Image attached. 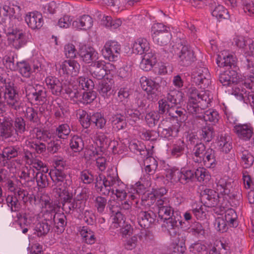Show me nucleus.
<instances>
[{
    "mask_svg": "<svg viewBox=\"0 0 254 254\" xmlns=\"http://www.w3.org/2000/svg\"><path fill=\"white\" fill-rule=\"evenodd\" d=\"M212 99L209 90L198 92L194 87H191L189 89L187 110L191 114L201 113L203 110L208 107Z\"/></svg>",
    "mask_w": 254,
    "mask_h": 254,
    "instance_id": "f257e3e1",
    "label": "nucleus"
},
{
    "mask_svg": "<svg viewBox=\"0 0 254 254\" xmlns=\"http://www.w3.org/2000/svg\"><path fill=\"white\" fill-rule=\"evenodd\" d=\"M5 104L11 109L18 111L22 108L23 103L15 87L9 83L0 87V113L5 111Z\"/></svg>",
    "mask_w": 254,
    "mask_h": 254,
    "instance_id": "f03ea898",
    "label": "nucleus"
},
{
    "mask_svg": "<svg viewBox=\"0 0 254 254\" xmlns=\"http://www.w3.org/2000/svg\"><path fill=\"white\" fill-rule=\"evenodd\" d=\"M122 182L119 180L116 173L108 172L107 176L99 174L96 178L95 187L99 189L100 191L104 195L114 194V190L116 189Z\"/></svg>",
    "mask_w": 254,
    "mask_h": 254,
    "instance_id": "7ed1b4c3",
    "label": "nucleus"
},
{
    "mask_svg": "<svg viewBox=\"0 0 254 254\" xmlns=\"http://www.w3.org/2000/svg\"><path fill=\"white\" fill-rule=\"evenodd\" d=\"M6 35L8 44L15 50L23 47L28 42V37L25 32L17 28L8 29Z\"/></svg>",
    "mask_w": 254,
    "mask_h": 254,
    "instance_id": "20e7f679",
    "label": "nucleus"
},
{
    "mask_svg": "<svg viewBox=\"0 0 254 254\" xmlns=\"http://www.w3.org/2000/svg\"><path fill=\"white\" fill-rule=\"evenodd\" d=\"M25 90L26 97L32 103L37 104L44 102L46 93L43 87L38 85L34 87L28 84L25 86Z\"/></svg>",
    "mask_w": 254,
    "mask_h": 254,
    "instance_id": "39448f33",
    "label": "nucleus"
},
{
    "mask_svg": "<svg viewBox=\"0 0 254 254\" xmlns=\"http://www.w3.org/2000/svg\"><path fill=\"white\" fill-rule=\"evenodd\" d=\"M121 45L115 41L107 42L102 50V54L105 59L109 61H116L120 55Z\"/></svg>",
    "mask_w": 254,
    "mask_h": 254,
    "instance_id": "423d86ee",
    "label": "nucleus"
},
{
    "mask_svg": "<svg viewBox=\"0 0 254 254\" xmlns=\"http://www.w3.org/2000/svg\"><path fill=\"white\" fill-rule=\"evenodd\" d=\"M192 78L193 82L203 89L207 87L211 83L209 70L204 67H199L196 69L192 74Z\"/></svg>",
    "mask_w": 254,
    "mask_h": 254,
    "instance_id": "0eeeda50",
    "label": "nucleus"
},
{
    "mask_svg": "<svg viewBox=\"0 0 254 254\" xmlns=\"http://www.w3.org/2000/svg\"><path fill=\"white\" fill-rule=\"evenodd\" d=\"M233 130L239 139L246 141L250 140L254 136V128L250 123L236 124Z\"/></svg>",
    "mask_w": 254,
    "mask_h": 254,
    "instance_id": "6e6552de",
    "label": "nucleus"
},
{
    "mask_svg": "<svg viewBox=\"0 0 254 254\" xmlns=\"http://www.w3.org/2000/svg\"><path fill=\"white\" fill-rule=\"evenodd\" d=\"M158 132L162 137L171 140L177 136L178 129L167 120H163L158 126Z\"/></svg>",
    "mask_w": 254,
    "mask_h": 254,
    "instance_id": "1a4fd4ad",
    "label": "nucleus"
},
{
    "mask_svg": "<svg viewBox=\"0 0 254 254\" xmlns=\"http://www.w3.org/2000/svg\"><path fill=\"white\" fill-rule=\"evenodd\" d=\"M80 69L79 64L75 60H67L60 64L59 72L61 73L71 76H76Z\"/></svg>",
    "mask_w": 254,
    "mask_h": 254,
    "instance_id": "9d476101",
    "label": "nucleus"
},
{
    "mask_svg": "<svg viewBox=\"0 0 254 254\" xmlns=\"http://www.w3.org/2000/svg\"><path fill=\"white\" fill-rule=\"evenodd\" d=\"M141 87L146 91L148 95L152 98L156 97L157 95L160 85L158 83L146 76H142L140 79Z\"/></svg>",
    "mask_w": 254,
    "mask_h": 254,
    "instance_id": "9b49d317",
    "label": "nucleus"
},
{
    "mask_svg": "<svg viewBox=\"0 0 254 254\" xmlns=\"http://www.w3.org/2000/svg\"><path fill=\"white\" fill-rule=\"evenodd\" d=\"M56 187L53 190V193L55 196L63 201V207H64L66 203L72 198V194H70L65 186L64 183L56 184Z\"/></svg>",
    "mask_w": 254,
    "mask_h": 254,
    "instance_id": "f8f14e48",
    "label": "nucleus"
},
{
    "mask_svg": "<svg viewBox=\"0 0 254 254\" xmlns=\"http://www.w3.org/2000/svg\"><path fill=\"white\" fill-rule=\"evenodd\" d=\"M219 81L223 86H229L240 81V76L234 70H227L221 73L219 76Z\"/></svg>",
    "mask_w": 254,
    "mask_h": 254,
    "instance_id": "ddd939ff",
    "label": "nucleus"
},
{
    "mask_svg": "<svg viewBox=\"0 0 254 254\" xmlns=\"http://www.w3.org/2000/svg\"><path fill=\"white\" fill-rule=\"evenodd\" d=\"M79 55L82 61L86 64H91L98 58V54L92 47L82 45L79 50Z\"/></svg>",
    "mask_w": 254,
    "mask_h": 254,
    "instance_id": "4468645a",
    "label": "nucleus"
},
{
    "mask_svg": "<svg viewBox=\"0 0 254 254\" xmlns=\"http://www.w3.org/2000/svg\"><path fill=\"white\" fill-rule=\"evenodd\" d=\"M181 51L178 53L179 62L183 66H188L194 61L193 51L187 45H180Z\"/></svg>",
    "mask_w": 254,
    "mask_h": 254,
    "instance_id": "2eb2a0df",
    "label": "nucleus"
},
{
    "mask_svg": "<svg viewBox=\"0 0 254 254\" xmlns=\"http://www.w3.org/2000/svg\"><path fill=\"white\" fill-rule=\"evenodd\" d=\"M25 21L32 29L40 28L43 24L42 14L37 11L29 12L26 14Z\"/></svg>",
    "mask_w": 254,
    "mask_h": 254,
    "instance_id": "dca6fc26",
    "label": "nucleus"
},
{
    "mask_svg": "<svg viewBox=\"0 0 254 254\" xmlns=\"http://www.w3.org/2000/svg\"><path fill=\"white\" fill-rule=\"evenodd\" d=\"M236 62V57L226 51H222L217 58V64L220 67L234 65Z\"/></svg>",
    "mask_w": 254,
    "mask_h": 254,
    "instance_id": "f3484780",
    "label": "nucleus"
},
{
    "mask_svg": "<svg viewBox=\"0 0 254 254\" xmlns=\"http://www.w3.org/2000/svg\"><path fill=\"white\" fill-rule=\"evenodd\" d=\"M232 94L235 95L240 100H243L246 103H249L254 109V93L244 91L239 88H233Z\"/></svg>",
    "mask_w": 254,
    "mask_h": 254,
    "instance_id": "a211bd4d",
    "label": "nucleus"
},
{
    "mask_svg": "<svg viewBox=\"0 0 254 254\" xmlns=\"http://www.w3.org/2000/svg\"><path fill=\"white\" fill-rule=\"evenodd\" d=\"M156 215L151 210L141 211L139 214L138 223L144 228H148L155 221Z\"/></svg>",
    "mask_w": 254,
    "mask_h": 254,
    "instance_id": "6ab92c4d",
    "label": "nucleus"
},
{
    "mask_svg": "<svg viewBox=\"0 0 254 254\" xmlns=\"http://www.w3.org/2000/svg\"><path fill=\"white\" fill-rule=\"evenodd\" d=\"M48 88L50 90L53 95H60L63 88V85L60 81L54 76H48L45 79Z\"/></svg>",
    "mask_w": 254,
    "mask_h": 254,
    "instance_id": "aec40b11",
    "label": "nucleus"
},
{
    "mask_svg": "<svg viewBox=\"0 0 254 254\" xmlns=\"http://www.w3.org/2000/svg\"><path fill=\"white\" fill-rule=\"evenodd\" d=\"M26 164L29 165V167L32 169H36L37 171L40 170L41 169L46 170V166L39 159L34 158L32 154L30 152H26L23 157Z\"/></svg>",
    "mask_w": 254,
    "mask_h": 254,
    "instance_id": "412c9836",
    "label": "nucleus"
},
{
    "mask_svg": "<svg viewBox=\"0 0 254 254\" xmlns=\"http://www.w3.org/2000/svg\"><path fill=\"white\" fill-rule=\"evenodd\" d=\"M215 191L219 195H229L231 191L232 185L227 179L220 178L216 181Z\"/></svg>",
    "mask_w": 254,
    "mask_h": 254,
    "instance_id": "4be33fe9",
    "label": "nucleus"
},
{
    "mask_svg": "<svg viewBox=\"0 0 254 254\" xmlns=\"http://www.w3.org/2000/svg\"><path fill=\"white\" fill-rule=\"evenodd\" d=\"M205 192L202 196L205 205L208 207L216 206L218 203L219 194L215 190H208L205 191Z\"/></svg>",
    "mask_w": 254,
    "mask_h": 254,
    "instance_id": "5701e85b",
    "label": "nucleus"
},
{
    "mask_svg": "<svg viewBox=\"0 0 254 254\" xmlns=\"http://www.w3.org/2000/svg\"><path fill=\"white\" fill-rule=\"evenodd\" d=\"M217 146L221 151L229 153L233 147L231 136L226 134H221L218 138Z\"/></svg>",
    "mask_w": 254,
    "mask_h": 254,
    "instance_id": "b1692460",
    "label": "nucleus"
},
{
    "mask_svg": "<svg viewBox=\"0 0 254 254\" xmlns=\"http://www.w3.org/2000/svg\"><path fill=\"white\" fill-rule=\"evenodd\" d=\"M132 50L133 53L141 55L150 50L149 43L145 38H138L134 42Z\"/></svg>",
    "mask_w": 254,
    "mask_h": 254,
    "instance_id": "393cba45",
    "label": "nucleus"
},
{
    "mask_svg": "<svg viewBox=\"0 0 254 254\" xmlns=\"http://www.w3.org/2000/svg\"><path fill=\"white\" fill-rule=\"evenodd\" d=\"M93 19L88 15H83L74 21L72 25L78 29L86 30L90 29L93 25Z\"/></svg>",
    "mask_w": 254,
    "mask_h": 254,
    "instance_id": "a878e982",
    "label": "nucleus"
},
{
    "mask_svg": "<svg viewBox=\"0 0 254 254\" xmlns=\"http://www.w3.org/2000/svg\"><path fill=\"white\" fill-rule=\"evenodd\" d=\"M168 115L181 123L185 122L188 118L186 111L184 109L173 105L171 106V108L169 110Z\"/></svg>",
    "mask_w": 254,
    "mask_h": 254,
    "instance_id": "bb28decb",
    "label": "nucleus"
},
{
    "mask_svg": "<svg viewBox=\"0 0 254 254\" xmlns=\"http://www.w3.org/2000/svg\"><path fill=\"white\" fill-rule=\"evenodd\" d=\"M104 61H98L93 63L91 69L92 75L98 79H102L106 75Z\"/></svg>",
    "mask_w": 254,
    "mask_h": 254,
    "instance_id": "cd10ccee",
    "label": "nucleus"
},
{
    "mask_svg": "<svg viewBox=\"0 0 254 254\" xmlns=\"http://www.w3.org/2000/svg\"><path fill=\"white\" fill-rule=\"evenodd\" d=\"M0 135L7 138L11 137L16 134L11 120L6 119L3 121L0 125Z\"/></svg>",
    "mask_w": 254,
    "mask_h": 254,
    "instance_id": "c85d7f7f",
    "label": "nucleus"
},
{
    "mask_svg": "<svg viewBox=\"0 0 254 254\" xmlns=\"http://www.w3.org/2000/svg\"><path fill=\"white\" fill-rule=\"evenodd\" d=\"M185 147L184 141L179 139L172 145L169 152L172 157L177 158L184 154Z\"/></svg>",
    "mask_w": 254,
    "mask_h": 254,
    "instance_id": "c756f323",
    "label": "nucleus"
},
{
    "mask_svg": "<svg viewBox=\"0 0 254 254\" xmlns=\"http://www.w3.org/2000/svg\"><path fill=\"white\" fill-rule=\"evenodd\" d=\"M184 97V94L181 91L173 89L169 90L166 98L171 104L177 105L183 101Z\"/></svg>",
    "mask_w": 254,
    "mask_h": 254,
    "instance_id": "7c9ffc66",
    "label": "nucleus"
},
{
    "mask_svg": "<svg viewBox=\"0 0 254 254\" xmlns=\"http://www.w3.org/2000/svg\"><path fill=\"white\" fill-rule=\"evenodd\" d=\"M201 162L207 168H213L216 164L215 151L211 148H208L203 156L201 158Z\"/></svg>",
    "mask_w": 254,
    "mask_h": 254,
    "instance_id": "2f4dec72",
    "label": "nucleus"
},
{
    "mask_svg": "<svg viewBox=\"0 0 254 254\" xmlns=\"http://www.w3.org/2000/svg\"><path fill=\"white\" fill-rule=\"evenodd\" d=\"M166 177L168 180L172 183L176 184L178 182L181 183V170L175 167H171L165 170Z\"/></svg>",
    "mask_w": 254,
    "mask_h": 254,
    "instance_id": "473e14b6",
    "label": "nucleus"
},
{
    "mask_svg": "<svg viewBox=\"0 0 254 254\" xmlns=\"http://www.w3.org/2000/svg\"><path fill=\"white\" fill-rule=\"evenodd\" d=\"M164 225L167 228L171 236H175L179 230L178 220L175 217H169L164 220Z\"/></svg>",
    "mask_w": 254,
    "mask_h": 254,
    "instance_id": "72a5a7b5",
    "label": "nucleus"
},
{
    "mask_svg": "<svg viewBox=\"0 0 254 254\" xmlns=\"http://www.w3.org/2000/svg\"><path fill=\"white\" fill-rule=\"evenodd\" d=\"M211 13L213 16L218 19H228L230 17L228 10L223 5L219 4H215L214 7L212 8Z\"/></svg>",
    "mask_w": 254,
    "mask_h": 254,
    "instance_id": "f704fd0d",
    "label": "nucleus"
},
{
    "mask_svg": "<svg viewBox=\"0 0 254 254\" xmlns=\"http://www.w3.org/2000/svg\"><path fill=\"white\" fill-rule=\"evenodd\" d=\"M48 171V169L46 168V170H43L42 172H37L35 175V180L38 187L41 189L45 188L48 186V176L47 174Z\"/></svg>",
    "mask_w": 254,
    "mask_h": 254,
    "instance_id": "c9c22d12",
    "label": "nucleus"
},
{
    "mask_svg": "<svg viewBox=\"0 0 254 254\" xmlns=\"http://www.w3.org/2000/svg\"><path fill=\"white\" fill-rule=\"evenodd\" d=\"M83 240L87 244L92 245L95 243L96 238L94 233L86 226L82 227L79 230Z\"/></svg>",
    "mask_w": 254,
    "mask_h": 254,
    "instance_id": "e433bc0d",
    "label": "nucleus"
},
{
    "mask_svg": "<svg viewBox=\"0 0 254 254\" xmlns=\"http://www.w3.org/2000/svg\"><path fill=\"white\" fill-rule=\"evenodd\" d=\"M35 171L32 167L26 166L22 169L19 177L27 183H33L35 181Z\"/></svg>",
    "mask_w": 254,
    "mask_h": 254,
    "instance_id": "4c0bfd02",
    "label": "nucleus"
},
{
    "mask_svg": "<svg viewBox=\"0 0 254 254\" xmlns=\"http://www.w3.org/2000/svg\"><path fill=\"white\" fill-rule=\"evenodd\" d=\"M205 146L201 143L196 144L193 149L192 159L195 163L201 162V158L206 152Z\"/></svg>",
    "mask_w": 254,
    "mask_h": 254,
    "instance_id": "58836bf2",
    "label": "nucleus"
},
{
    "mask_svg": "<svg viewBox=\"0 0 254 254\" xmlns=\"http://www.w3.org/2000/svg\"><path fill=\"white\" fill-rule=\"evenodd\" d=\"M40 202L42 208L45 209V211L49 212H52L55 211V204L48 195L42 194L40 198Z\"/></svg>",
    "mask_w": 254,
    "mask_h": 254,
    "instance_id": "ea45409f",
    "label": "nucleus"
},
{
    "mask_svg": "<svg viewBox=\"0 0 254 254\" xmlns=\"http://www.w3.org/2000/svg\"><path fill=\"white\" fill-rule=\"evenodd\" d=\"M241 163L245 168L251 167L254 162V157L248 150H244L240 154Z\"/></svg>",
    "mask_w": 254,
    "mask_h": 254,
    "instance_id": "a19ab883",
    "label": "nucleus"
},
{
    "mask_svg": "<svg viewBox=\"0 0 254 254\" xmlns=\"http://www.w3.org/2000/svg\"><path fill=\"white\" fill-rule=\"evenodd\" d=\"M55 227L60 232L63 231L66 225V217L64 213H55L53 217Z\"/></svg>",
    "mask_w": 254,
    "mask_h": 254,
    "instance_id": "79ce46f5",
    "label": "nucleus"
},
{
    "mask_svg": "<svg viewBox=\"0 0 254 254\" xmlns=\"http://www.w3.org/2000/svg\"><path fill=\"white\" fill-rule=\"evenodd\" d=\"M17 70L25 77H29L32 72V68L28 62L25 61L16 63Z\"/></svg>",
    "mask_w": 254,
    "mask_h": 254,
    "instance_id": "37998d69",
    "label": "nucleus"
},
{
    "mask_svg": "<svg viewBox=\"0 0 254 254\" xmlns=\"http://www.w3.org/2000/svg\"><path fill=\"white\" fill-rule=\"evenodd\" d=\"M122 23V22L120 19L113 20L110 16H104L101 20L102 25L112 29L118 28L121 25Z\"/></svg>",
    "mask_w": 254,
    "mask_h": 254,
    "instance_id": "c03bdc74",
    "label": "nucleus"
},
{
    "mask_svg": "<svg viewBox=\"0 0 254 254\" xmlns=\"http://www.w3.org/2000/svg\"><path fill=\"white\" fill-rule=\"evenodd\" d=\"M153 41L160 46L166 45L171 39L170 31L161 34L153 35Z\"/></svg>",
    "mask_w": 254,
    "mask_h": 254,
    "instance_id": "a18cd8bd",
    "label": "nucleus"
},
{
    "mask_svg": "<svg viewBox=\"0 0 254 254\" xmlns=\"http://www.w3.org/2000/svg\"><path fill=\"white\" fill-rule=\"evenodd\" d=\"M111 121L114 127L118 130L124 129L127 125L125 117L120 114L114 115L111 119Z\"/></svg>",
    "mask_w": 254,
    "mask_h": 254,
    "instance_id": "49530a36",
    "label": "nucleus"
},
{
    "mask_svg": "<svg viewBox=\"0 0 254 254\" xmlns=\"http://www.w3.org/2000/svg\"><path fill=\"white\" fill-rule=\"evenodd\" d=\"M160 116L158 112L151 111L146 114L145 116V121L150 127H155L160 119Z\"/></svg>",
    "mask_w": 254,
    "mask_h": 254,
    "instance_id": "de8ad7c7",
    "label": "nucleus"
},
{
    "mask_svg": "<svg viewBox=\"0 0 254 254\" xmlns=\"http://www.w3.org/2000/svg\"><path fill=\"white\" fill-rule=\"evenodd\" d=\"M69 145L74 152H80L84 148L83 141L82 138L78 135H74L71 138Z\"/></svg>",
    "mask_w": 254,
    "mask_h": 254,
    "instance_id": "09e8293b",
    "label": "nucleus"
},
{
    "mask_svg": "<svg viewBox=\"0 0 254 254\" xmlns=\"http://www.w3.org/2000/svg\"><path fill=\"white\" fill-rule=\"evenodd\" d=\"M49 175L53 181L56 184L64 183L65 178V174L63 170L55 169L50 171Z\"/></svg>",
    "mask_w": 254,
    "mask_h": 254,
    "instance_id": "8fccbe9b",
    "label": "nucleus"
},
{
    "mask_svg": "<svg viewBox=\"0 0 254 254\" xmlns=\"http://www.w3.org/2000/svg\"><path fill=\"white\" fill-rule=\"evenodd\" d=\"M111 84L105 81H102L98 85V91L102 96L109 98L111 94Z\"/></svg>",
    "mask_w": 254,
    "mask_h": 254,
    "instance_id": "3c124183",
    "label": "nucleus"
},
{
    "mask_svg": "<svg viewBox=\"0 0 254 254\" xmlns=\"http://www.w3.org/2000/svg\"><path fill=\"white\" fill-rule=\"evenodd\" d=\"M79 116V121L82 126L85 128H87L92 123L91 116H89L87 113L83 110H79L77 112Z\"/></svg>",
    "mask_w": 254,
    "mask_h": 254,
    "instance_id": "603ef678",
    "label": "nucleus"
},
{
    "mask_svg": "<svg viewBox=\"0 0 254 254\" xmlns=\"http://www.w3.org/2000/svg\"><path fill=\"white\" fill-rule=\"evenodd\" d=\"M51 229V225L47 221L39 222L35 227V230L38 236H43L47 234Z\"/></svg>",
    "mask_w": 254,
    "mask_h": 254,
    "instance_id": "864d4df0",
    "label": "nucleus"
},
{
    "mask_svg": "<svg viewBox=\"0 0 254 254\" xmlns=\"http://www.w3.org/2000/svg\"><path fill=\"white\" fill-rule=\"evenodd\" d=\"M129 149L135 153H139L142 156H145L148 154L145 146L140 142H130L129 145Z\"/></svg>",
    "mask_w": 254,
    "mask_h": 254,
    "instance_id": "5fc2aeb1",
    "label": "nucleus"
},
{
    "mask_svg": "<svg viewBox=\"0 0 254 254\" xmlns=\"http://www.w3.org/2000/svg\"><path fill=\"white\" fill-rule=\"evenodd\" d=\"M85 201L81 198V196L77 195L73 201L70 203H68L69 209L76 210L77 211H81L85 206Z\"/></svg>",
    "mask_w": 254,
    "mask_h": 254,
    "instance_id": "6e6d98bb",
    "label": "nucleus"
},
{
    "mask_svg": "<svg viewBox=\"0 0 254 254\" xmlns=\"http://www.w3.org/2000/svg\"><path fill=\"white\" fill-rule=\"evenodd\" d=\"M70 132L69 126L66 124H62L57 127L56 134L60 138L65 139Z\"/></svg>",
    "mask_w": 254,
    "mask_h": 254,
    "instance_id": "4d7b16f0",
    "label": "nucleus"
},
{
    "mask_svg": "<svg viewBox=\"0 0 254 254\" xmlns=\"http://www.w3.org/2000/svg\"><path fill=\"white\" fill-rule=\"evenodd\" d=\"M92 123L99 128H103L106 125V121L104 117L99 113H96L91 116L90 119Z\"/></svg>",
    "mask_w": 254,
    "mask_h": 254,
    "instance_id": "13d9d810",
    "label": "nucleus"
},
{
    "mask_svg": "<svg viewBox=\"0 0 254 254\" xmlns=\"http://www.w3.org/2000/svg\"><path fill=\"white\" fill-rule=\"evenodd\" d=\"M19 150V148L16 146L6 147L3 150V156L7 159H10L18 155Z\"/></svg>",
    "mask_w": 254,
    "mask_h": 254,
    "instance_id": "bf43d9fd",
    "label": "nucleus"
},
{
    "mask_svg": "<svg viewBox=\"0 0 254 254\" xmlns=\"http://www.w3.org/2000/svg\"><path fill=\"white\" fill-rule=\"evenodd\" d=\"M194 178H196L200 182L209 180L210 179L208 172L204 168H198L194 172Z\"/></svg>",
    "mask_w": 254,
    "mask_h": 254,
    "instance_id": "052dcab7",
    "label": "nucleus"
},
{
    "mask_svg": "<svg viewBox=\"0 0 254 254\" xmlns=\"http://www.w3.org/2000/svg\"><path fill=\"white\" fill-rule=\"evenodd\" d=\"M181 175V183L183 184L191 182L194 179V172L190 170L182 169Z\"/></svg>",
    "mask_w": 254,
    "mask_h": 254,
    "instance_id": "680f3d73",
    "label": "nucleus"
},
{
    "mask_svg": "<svg viewBox=\"0 0 254 254\" xmlns=\"http://www.w3.org/2000/svg\"><path fill=\"white\" fill-rule=\"evenodd\" d=\"M94 206L99 213H103L107 205V199L105 197L98 196L94 200Z\"/></svg>",
    "mask_w": 254,
    "mask_h": 254,
    "instance_id": "e2e57ef3",
    "label": "nucleus"
},
{
    "mask_svg": "<svg viewBox=\"0 0 254 254\" xmlns=\"http://www.w3.org/2000/svg\"><path fill=\"white\" fill-rule=\"evenodd\" d=\"M225 212V220L231 226H234V222H236L237 215L235 211L232 208H228Z\"/></svg>",
    "mask_w": 254,
    "mask_h": 254,
    "instance_id": "0e129e2a",
    "label": "nucleus"
},
{
    "mask_svg": "<svg viewBox=\"0 0 254 254\" xmlns=\"http://www.w3.org/2000/svg\"><path fill=\"white\" fill-rule=\"evenodd\" d=\"M229 195H219L218 199V203L216 205L217 208L220 209V213H223L224 211H225L229 207V202L228 201Z\"/></svg>",
    "mask_w": 254,
    "mask_h": 254,
    "instance_id": "69168bd1",
    "label": "nucleus"
},
{
    "mask_svg": "<svg viewBox=\"0 0 254 254\" xmlns=\"http://www.w3.org/2000/svg\"><path fill=\"white\" fill-rule=\"evenodd\" d=\"M203 119L205 121L215 123L218 121L219 116L217 111L213 109H209L204 112Z\"/></svg>",
    "mask_w": 254,
    "mask_h": 254,
    "instance_id": "338daca9",
    "label": "nucleus"
},
{
    "mask_svg": "<svg viewBox=\"0 0 254 254\" xmlns=\"http://www.w3.org/2000/svg\"><path fill=\"white\" fill-rule=\"evenodd\" d=\"M126 188L125 185L122 182L120 183V185L114 190V194L118 199L123 200L126 198L127 196V192L125 190Z\"/></svg>",
    "mask_w": 254,
    "mask_h": 254,
    "instance_id": "774afa93",
    "label": "nucleus"
}]
</instances>
